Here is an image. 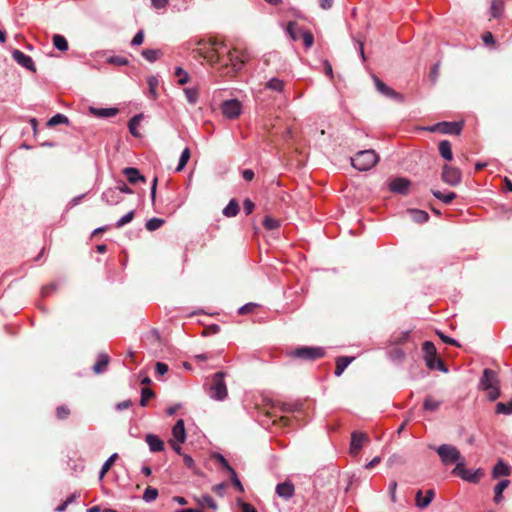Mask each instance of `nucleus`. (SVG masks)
Returning <instances> with one entry per match:
<instances>
[{
    "label": "nucleus",
    "mask_w": 512,
    "mask_h": 512,
    "mask_svg": "<svg viewBox=\"0 0 512 512\" xmlns=\"http://www.w3.org/2000/svg\"><path fill=\"white\" fill-rule=\"evenodd\" d=\"M56 415L59 419H64L69 415V409L65 406H59L56 409Z\"/></svg>",
    "instance_id": "63"
},
{
    "label": "nucleus",
    "mask_w": 512,
    "mask_h": 512,
    "mask_svg": "<svg viewBox=\"0 0 512 512\" xmlns=\"http://www.w3.org/2000/svg\"><path fill=\"white\" fill-rule=\"evenodd\" d=\"M224 116L229 119H236L242 112L241 102L237 99L226 100L221 105Z\"/></svg>",
    "instance_id": "9"
},
{
    "label": "nucleus",
    "mask_w": 512,
    "mask_h": 512,
    "mask_svg": "<svg viewBox=\"0 0 512 512\" xmlns=\"http://www.w3.org/2000/svg\"><path fill=\"white\" fill-rule=\"evenodd\" d=\"M257 305L255 303H247L243 306H241L239 309H238V313L243 315V314H247V313H251L254 308L256 307Z\"/></svg>",
    "instance_id": "59"
},
{
    "label": "nucleus",
    "mask_w": 512,
    "mask_h": 512,
    "mask_svg": "<svg viewBox=\"0 0 512 512\" xmlns=\"http://www.w3.org/2000/svg\"><path fill=\"white\" fill-rule=\"evenodd\" d=\"M367 441H369V437L365 433L354 431L351 434L350 452L357 454Z\"/></svg>",
    "instance_id": "14"
},
{
    "label": "nucleus",
    "mask_w": 512,
    "mask_h": 512,
    "mask_svg": "<svg viewBox=\"0 0 512 512\" xmlns=\"http://www.w3.org/2000/svg\"><path fill=\"white\" fill-rule=\"evenodd\" d=\"M435 497V491L434 489H429L426 491V495L423 497L422 490H418L415 495V505L419 509H425L427 508L431 502L433 501Z\"/></svg>",
    "instance_id": "15"
},
{
    "label": "nucleus",
    "mask_w": 512,
    "mask_h": 512,
    "mask_svg": "<svg viewBox=\"0 0 512 512\" xmlns=\"http://www.w3.org/2000/svg\"><path fill=\"white\" fill-rule=\"evenodd\" d=\"M498 384V378L495 371L486 368L483 371V375L480 379L479 386L481 389H489Z\"/></svg>",
    "instance_id": "13"
},
{
    "label": "nucleus",
    "mask_w": 512,
    "mask_h": 512,
    "mask_svg": "<svg viewBox=\"0 0 512 512\" xmlns=\"http://www.w3.org/2000/svg\"><path fill=\"white\" fill-rule=\"evenodd\" d=\"M101 200L105 202L107 205H117L123 201L122 195H120V191L115 187L107 188L101 194Z\"/></svg>",
    "instance_id": "12"
},
{
    "label": "nucleus",
    "mask_w": 512,
    "mask_h": 512,
    "mask_svg": "<svg viewBox=\"0 0 512 512\" xmlns=\"http://www.w3.org/2000/svg\"><path fill=\"white\" fill-rule=\"evenodd\" d=\"M373 81L375 84L376 90L386 98L392 99L396 102L402 103L404 101V96L388 85H386L382 80H380L377 76L373 75Z\"/></svg>",
    "instance_id": "7"
},
{
    "label": "nucleus",
    "mask_w": 512,
    "mask_h": 512,
    "mask_svg": "<svg viewBox=\"0 0 512 512\" xmlns=\"http://www.w3.org/2000/svg\"><path fill=\"white\" fill-rule=\"evenodd\" d=\"M406 213L409 215L412 221L415 223H425L429 219V215L426 211L420 209H408Z\"/></svg>",
    "instance_id": "23"
},
{
    "label": "nucleus",
    "mask_w": 512,
    "mask_h": 512,
    "mask_svg": "<svg viewBox=\"0 0 512 512\" xmlns=\"http://www.w3.org/2000/svg\"><path fill=\"white\" fill-rule=\"evenodd\" d=\"M215 458L219 461V463L222 465L224 469H226L228 472L231 471V469H234L231 467V465L228 463L226 458L222 454H216Z\"/></svg>",
    "instance_id": "61"
},
{
    "label": "nucleus",
    "mask_w": 512,
    "mask_h": 512,
    "mask_svg": "<svg viewBox=\"0 0 512 512\" xmlns=\"http://www.w3.org/2000/svg\"><path fill=\"white\" fill-rule=\"evenodd\" d=\"M107 63L116 66H126L129 64V60L122 56L113 55L107 58Z\"/></svg>",
    "instance_id": "48"
},
{
    "label": "nucleus",
    "mask_w": 512,
    "mask_h": 512,
    "mask_svg": "<svg viewBox=\"0 0 512 512\" xmlns=\"http://www.w3.org/2000/svg\"><path fill=\"white\" fill-rule=\"evenodd\" d=\"M226 372L219 371L209 377L204 385L207 395L216 401H224L228 397L225 383Z\"/></svg>",
    "instance_id": "1"
},
{
    "label": "nucleus",
    "mask_w": 512,
    "mask_h": 512,
    "mask_svg": "<svg viewBox=\"0 0 512 512\" xmlns=\"http://www.w3.org/2000/svg\"><path fill=\"white\" fill-rule=\"evenodd\" d=\"M409 333V331H404L399 336H394L392 342L396 345L405 343L409 338Z\"/></svg>",
    "instance_id": "55"
},
{
    "label": "nucleus",
    "mask_w": 512,
    "mask_h": 512,
    "mask_svg": "<svg viewBox=\"0 0 512 512\" xmlns=\"http://www.w3.org/2000/svg\"><path fill=\"white\" fill-rule=\"evenodd\" d=\"M144 41V31L143 30H139L133 37L132 41H131V45L132 46H139L143 43Z\"/></svg>",
    "instance_id": "56"
},
{
    "label": "nucleus",
    "mask_w": 512,
    "mask_h": 512,
    "mask_svg": "<svg viewBox=\"0 0 512 512\" xmlns=\"http://www.w3.org/2000/svg\"><path fill=\"white\" fill-rule=\"evenodd\" d=\"M410 185H411L410 180L403 178V177H396L390 181L389 189L393 193L407 195L409 192Z\"/></svg>",
    "instance_id": "10"
},
{
    "label": "nucleus",
    "mask_w": 512,
    "mask_h": 512,
    "mask_svg": "<svg viewBox=\"0 0 512 512\" xmlns=\"http://www.w3.org/2000/svg\"><path fill=\"white\" fill-rule=\"evenodd\" d=\"M265 88L278 93H282L284 90V81L273 77L265 84Z\"/></svg>",
    "instance_id": "31"
},
{
    "label": "nucleus",
    "mask_w": 512,
    "mask_h": 512,
    "mask_svg": "<svg viewBox=\"0 0 512 512\" xmlns=\"http://www.w3.org/2000/svg\"><path fill=\"white\" fill-rule=\"evenodd\" d=\"M426 365L430 370H439L441 372H448V368L446 367L443 360L437 357V355L429 357L425 359Z\"/></svg>",
    "instance_id": "22"
},
{
    "label": "nucleus",
    "mask_w": 512,
    "mask_h": 512,
    "mask_svg": "<svg viewBox=\"0 0 512 512\" xmlns=\"http://www.w3.org/2000/svg\"><path fill=\"white\" fill-rule=\"evenodd\" d=\"M465 466L466 461L463 463H458V467H454L452 470V475L458 476L469 483H478L480 476L483 475L482 469L469 470L466 469Z\"/></svg>",
    "instance_id": "4"
},
{
    "label": "nucleus",
    "mask_w": 512,
    "mask_h": 512,
    "mask_svg": "<svg viewBox=\"0 0 512 512\" xmlns=\"http://www.w3.org/2000/svg\"><path fill=\"white\" fill-rule=\"evenodd\" d=\"M325 349L322 347L303 346L296 348L292 355L304 360H315L325 356Z\"/></svg>",
    "instance_id": "6"
},
{
    "label": "nucleus",
    "mask_w": 512,
    "mask_h": 512,
    "mask_svg": "<svg viewBox=\"0 0 512 512\" xmlns=\"http://www.w3.org/2000/svg\"><path fill=\"white\" fill-rule=\"evenodd\" d=\"M462 122H439L432 126L426 127L429 132H441L442 134L459 135L462 131Z\"/></svg>",
    "instance_id": "5"
},
{
    "label": "nucleus",
    "mask_w": 512,
    "mask_h": 512,
    "mask_svg": "<svg viewBox=\"0 0 512 512\" xmlns=\"http://www.w3.org/2000/svg\"><path fill=\"white\" fill-rule=\"evenodd\" d=\"M145 441L149 446L151 452H161L164 450V442L155 434H147Z\"/></svg>",
    "instance_id": "17"
},
{
    "label": "nucleus",
    "mask_w": 512,
    "mask_h": 512,
    "mask_svg": "<svg viewBox=\"0 0 512 512\" xmlns=\"http://www.w3.org/2000/svg\"><path fill=\"white\" fill-rule=\"evenodd\" d=\"M430 449H433L438 454L441 463L444 466H449L455 464V467H458V463H463L465 458L461 455L458 448L451 444H441L437 447L430 446Z\"/></svg>",
    "instance_id": "2"
},
{
    "label": "nucleus",
    "mask_w": 512,
    "mask_h": 512,
    "mask_svg": "<svg viewBox=\"0 0 512 512\" xmlns=\"http://www.w3.org/2000/svg\"><path fill=\"white\" fill-rule=\"evenodd\" d=\"M155 396V393L149 388H142L141 390V398L140 405L142 407L147 406L149 399H152Z\"/></svg>",
    "instance_id": "47"
},
{
    "label": "nucleus",
    "mask_w": 512,
    "mask_h": 512,
    "mask_svg": "<svg viewBox=\"0 0 512 512\" xmlns=\"http://www.w3.org/2000/svg\"><path fill=\"white\" fill-rule=\"evenodd\" d=\"M488 392V398L490 401H495L500 396V390L498 384L493 386L492 388L485 389Z\"/></svg>",
    "instance_id": "54"
},
{
    "label": "nucleus",
    "mask_w": 512,
    "mask_h": 512,
    "mask_svg": "<svg viewBox=\"0 0 512 512\" xmlns=\"http://www.w3.org/2000/svg\"><path fill=\"white\" fill-rule=\"evenodd\" d=\"M142 117H143L142 114H136L128 122L129 132L134 137H139L140 136V133L138 132L137 127H138Z\"/></svg>",
    "instance_id": "33"
},
{
    "label": "nucleus",
    "mask_w": 512,
    "mask_h": 512,
    "mask_svg": "<svg viewBox=\"0 0 512 512\" xmlns=\"http://www.w3.org/2000/svg\"><path fill=\"white\" fill-rule=\"evenodd\" d=\"M158 497V490L156 488H153V487H147L143 493V500L147 503H150L154 500H156V498Z\"/></svg>",
    "instance_id": "42"
},
{
    "label": "nucleus",
    "mask_w": 512,
    "mask_h": 512,
    "mask_svg": "<svg viewBox=\"0 0 512 512\" xmlns=\"http://www.w3.org/2000/svg\"><path fill=\"white\" fill-rule=\"evenodd\" d=\"M172 435L179 443H184L186 440L185 424L183 419H179L172 428Z\"/></svg>",
    "instance_id": "19"
},
{
    "label": "nucleus",
    "mask_w": 512,
    "mask_h": 512,
    "mask_svg": "<svg viewBox=\"0 0 512 512\" xmlns=\"http://www.w3.org/2000/svg\"><path fill=\"white\" fill-rule=\"evenodd\" d=\"M134 216H135V211L134 210L129 211L115 223V227L121 228V227L125 226L126 224L130 223L134 219Z\"/></svg>",
    "instance_id": "46"
},
{
    "label": "nucleus",
    "mask_w": 512,
    "mask_h": 512,
    "mask_svg": "<svg viewBox=\"0 0 512 512\" xmlns=\"http://www.w3.org/2000/svg\"><path fill=\"white\" fill-rule=\"evenodd\" d=\"M263 226L267 230H275L280 226V223L278 220H276L270 216H266L263 221Z\"/></svg>",
    "instance_id": "49"
},
{
    "label": "nucleus",
    "mask_w": 512,
    "mask_h": 512,
    "mask_svg": "<svg viewBox=\"0 0 512 512\" xmlns=\"http://www.w3.org/2000/svg\"><path fill=\"white\" fill-rule=\"evenodd\" d=\"M389 357L395 361V360H398V361H401L404 359L405 357V353L402 349L400 348H393L390 352H389Z\"/></svg>",
    "instance_id": "53"
},
{
    "label": "nucleus",
    "mask_w": 512,
    "mask_h": 512,
    "mask_svg": "<svg viewBox=\"0 0 512 512\" xmlns=\"http://www.w3.org/2000/svg\"><path fill=\"white\" fill-rule=\"evenodd\" d=\"M164 223V220L161 219V218H151L149 219L146 224H145V227L147 230L149 231H155L157 229H159Z\"/></svg>",
    "instance_id": "45"
},
{
    "label": "nucleus",
    "mask_w": 512,
    "mask_h": 512,
    "mask_svg": "<svg viewBox=\"0 0 512 512\" xmlns=\"http://www.w3.org/2000/svg\"><path fill=\"white\" fill-rule=\"evenodd\" d=\"M511 473L510 467L504 463L503 460L499 459L492 470V477L497 479L501 476H509Z\"/></svg>",
    "instance_id": "21"
},
{
    "label": "nucleus",
    "mask_w": 512,
    "mask_h": 512,
    "mask_svg": "<svg viewBox=\"0 0 512 512\" xmlns=\"http://www.w3.org/2000/svg\"><path fill=\"white\" fill-rule=\"evenodd\" d=\"M155 369L158 375H164L168 372V365L163 362H157Z\"/></svg>",
    "instance_id": "64"
},
{
    "label": "nucleus",
    "mask_w": 512,
    "mask_h": 512,
    "mask_svg": "<svg viewBox=\"0 0 512 512\" xmlns=\"http://www.w3.org/2000/svg\"><path fill=\"white\" fill-rule=\"evenodd\" d=\"M117 458L118 454L114 453L104 462L99 473L100 479H102L105 476V474L110 470L111 466L113 465Z\"/></svg>",
    "instance_id": "39"
},
{
    "label": "nucleus",
    "mask_w": 512,
    "mask_h": 512,
    "mask_svg": "<svg viewBox=\"0 0 512 512\" xmlns=\"http://www.w3.org/2000/svg\"><path fill=\"white\" fill-rule=\"evenodd\" d=\"M276 494L279 497L288 500L294 495V485L290 481L279 483L276 486Z\"/></svg>",
    "instance_id": "16"
},
{
    "label": "nucleus",
    "mask_w": 512,
    "mask_h": 512,
    "mask_svg": "<svg viewBox=\"0 0 512 512\" xmlns=\"http://www.w3.org/2000/svg\"><path fill=\"white\" fill-rule=\"evenodd\" d=\"M379 157L372 149L362 150L351 158V165L359 171H368L376 165Z\"/></svg>",
    "instance_id": "3"
},
{
    "label": "nucleus",
    "mask_w": 512,
    "mask_h": 512,
    "mask_svg": "<svg viewBox=\"0 0 512 512\" xmlns=\"http://www.w3.org/2000/svg\"><path fill=\"white\" fill-rule=\"evenodd\" d=\"M239 204L236 199H231L223 209V215L226 217H235L239 213Z\"/></svg>",
    "instance_id": "30"
},
{
    "label": "nucleus",
    "mask_w": 512,
    "mask_h": 512,
    "mask_svg": "<svg viewBox=\"0 0 512 512\" xmlns=\"http://www.w3.org/2000/svg\"><path fill=\"white\" fill-rule=\"evenodd\" d=\"M432 194L444 204H450L456 198V194L454 192H448L445 194L439 190H432Z\"/></svg>",
    "instance_id": "34"
},
{
    "label": "nucleus",
    "mask_w": 512,
    "mask_h": 512,
    "mask_svg": "<svg viewBox=\"0 0 512 512\" xmlns=\"http://www.w3.org/2000/svg\"><path fill=\"white\" fill-rule=\"evenodd\" d=\"M12 58L16 63L28 69L29 71H36L33 59L29 55H26L24 52L16 49L12 52Z\"/></svg>",
    "instance_id": "11"
},
{
    "label": "nucleus",
    "mask_w": 512,
    "mask_h": 512,
    "mask_svg": "<svg viewBox=\"0 0 512 512\" xmlns=\"http://www.w3.org/2000/svg\"><path fill=\"white\" fill-rule=\"evenodd\" d=\"M59 124L68 125L69 124L68 117L65 116L64 114L57 113V114L53 115L47 122V126H49V127H54Z\"/></svg>",
    "instance_id": "35"
},
{
    "label": "nucleus",
    "mask_w": 512,
    "mask_h": 512,
    "mask_svg": "<svg viewBox=\"0 0 512 512\" xmlns=\"http://www.w3.org/2000/svg\"><path fill=\"white\" fill-rule=\"evenodd\" d=\"M141 54L145 60L150 63H154L162 57L163 52L160 49L148 48L142 50Z\"/></svg>",
    "instance_id": "26"
},
{
    "label": "nucleus",
    "mask_w": 512,
    "mask_h": 512,
    "mask_svg": "<svg viewBox=\"0 0 512 512\" xmlns=\"http://www.w3.org/2000/svg\"><path fill=\"white\" fill-rule=\"evenodd\" d=\"M355 358L352 356H340L336 359V367L334 374L339 377L343 374L344 370L352 363Z\"/></svg>",
    "instance_id": "20"
},
{
    "label": "nucleus",
    "mask_w": 512,
    "mask_h": 512,
    "mask_svg": "<svg viewBox=\"0 0 512 512\" xmlns=\"http://www.w3.org/2000/svg\"><path fill=\"white\" fill-rule=\"evenodd\" d=\"M198 503L200 505H206L208 506L210 509L212 510H216L217 509V504L215 502V500L208 494H205V495H202L199 499H198Z\"/></svg>",
    "instance_id": "44"
},
{
    "label": "nucleus",
    "mask_w": 512,
    "mask_h": 512,
    "mask_svg": "<svg viewBox=\"0 0 512 512\" xmlns=\"http://www.w3.org/2000/svg\"><path fill=\"white\" fill-rule=\"evenodd\" d=\"M496 413L504 414V415H511L512 414V399L506 403H504V402L497 403Z\"/></svg>",
    "instance_id": "40"
},
{
    "label": "nucleus",
    "mask_w": 512,
    "mask_h": 512,
    "mask_svg": "<svg viewBox=\"0 0 512 512\" xmlns=\"http://www.w3.org/2000/svg\"><path fill=\"white\" fill-rule=\"evenodd\" d=\"M441 179L450 186H457L462 181V173L458 168L445 164L442 168Z\"/></svg>",
    "instance_id": "8"
},
{
    "label": "nucleus",
    "mask_w": 512,
    "mask_h": 512,
    "mask_svg": "<svg viewBox=\"0 0 512 512\" xmlns=\"http://www.w3.org/2000/svg\"><path fill=\"white\" fill-rule=\"evenodd\" d=\"M228 61L230 62V65L232 66V68L234 70H240L245 62V60L243 58H241L238 54H237V51H229L228 52Z\"/></svg>",
    "instance_id": "28"
},
{
    "label": "nucleus",
    "mask_w": 512,
    "mask_h": 512,
    "mask_svg": "<svg viewBox=\"0 0 512 512\" xmlns=\"http://www.w3.org/2000/svg\"><path fill=\"white\" fill-rule=\"evenodd\" d=\"M53 45L56 49L60 51L68 50V42L66 38L60 34H55L53 36Z\"/></svg>",
    "instance_id": "37"
},
{
    "label": "nucleus",
    "mask_w": 512,
    "mask_h": 512,
    "mask_svg": "<svg viewBox=\"0 0 512 512\" xmlns=\"http://www.w3.org/2000/svg\"><path fill=\"white\" fill-rule=\"evenodd\" d=\"M175 75L178 77V83L180 85L186 84L189 80L188 73L185 70H183L181 67H177L175 69Z\"/></svg>",
    "instance_id": "50"
},
{
    "label": "nucleus",
    "mask_w": 512,
    "mask_h": 512,
    "mask_svg": "<svg viewBox=\"0 0 512 512\" xmlns=\"http://www.w3.org/2000/svg\"><path fill=\"white\" fill-rule=\"evenodd\" d=\"M190 156H191L190 149L188 147L184 148V150L182 151V153L180 155L179 162L176 167V172H180L184 169V167L186 166V164L188 163V161L190 159Z\"/></svg>",
    "instance_id": "36"
},
{
    "label": "nucleus",
    "mask_w": 512,
    "mask_h": 512,
    "mask_svg": "<svg viewBox=\"0 0 512 512\" xmlns=\"http://www.w3.org/2000/svg\"><path fill=\"white\" fill-rule=\"evenodd\" d=\"M187 101L190 104H195L198 100V92L193 88H187L184 90Z\"/></svg>",
    "instance_id": "51"
},
{
    "label": "nucleus",
    "mask_w": 512,
    "mask_h": 512,
    "mask_svg": "<svg viewBox=\"0 0 512 512\" xmlns=\"http://www.w3.org/2000/svg\"><path fill=\"white\" fill-rule=\"evenodd\" d=\"M422 350L424 352V359L437 355L436 347L431 341H425L422 345Z\"/></svg>",
    "instance_id": "41"
},
{
    "label": "nucleus",
    "mask_w": 512,
    "mask_h": 512,
    "mask_svg": "<svg viewBox=\"0 0 512 512\" xmlns=\"http://www.w3.org/2000/svg\"><path fill=\"white\" fill-rule=\"evenodd\" d=\"M440 155L447 161H451L453 159V153L451 148V143L448 140H442L438 146Z\"/></svg>",
    "instance_id": "27"
},
{
    "label": "nucleus",
    "mask_w": 512,
    "mask_h": 512,
    "mask_svg": "<svg viewBox=\"0 0 512 512\" xmlns=\"http://www.w3.org/2000/svg\"><path fill=\"white\" fill-rule=\"evenodd\" d=\"M437 334L444 343L459 346V343L455 339L446 336L444 333L440 331H438Z\"/></svg>",
    "instance_id": "62"
},
{
    "label": "nucleus",
    "mask_w": 512,
    "mask_h": 512,
    "mask_svg": "<svg viewBox=\"0 0 512 512\" xmlns=\"http://www.w3.org/2000/svg\"><path fill=\"white\" fill-rule=\"evenodd\" d=\"M123 174L131 184H136L139 181L146 182V178L140 173L137 168L127 167L123 170Z\"/></svg>",
    "instance_id": "18"
},
{
    "label": "nucleus",
    "mask_w": 512,
    "mask_h": 512,
    "mask_svg": "<svg viewBox=\"0 0 512 512\" xmlns=\"http://www.w3.org/2000/svg\"><path fill=\"white\" fill-rule=\"evenodd\" d=\"M314 43V36L311 32H304L303 33V44L305 47H311Z\"/></svg>",
    "instance_id": "58"
},
{
    "label": "nucleus",
    "mask_w": 512,
    "mask_h": 512,
    "mask_svg": "<svg viewBox=\"0 0 512 512\" xmlns=\"http://www.w3.org/2000/svg\"><path fill=\"white\" fill-rule=\"evenodd\" d=\"M255 208V204L250 199H245L243 202V210L246 215H249L253 212Z\"/></svg>",
    "instance_id": "60"
},
{
    "label": "nucleus",
    "mask_w": 512,
    "mask_h": 512,
    "mask_svg": "<svg viewBox=\"0 0 512 512\" xmlns=\"http://www.w3.org/2000/svg\"><path fill=\"white\" fill-rule=\"evenodd\" d=\"M158 83H159V81L156 76H150L147 79V84L149 87V94H150V97L153 99H155L157 97L156 88L158 86Z\"/></svg>",
    "instance_id": "43"
},
{
    "label": "nucleus",
    "mask_w": 512,
    "mask_h": 512,
    "mask_svg": "<svg viewBox=\"0 0 512 512\" xmlns=\"http://www.w3.org/2000/svg\"><path fill=\"white\" fill-rule=\"evenodd\" d=\"M510 481L508 479L501 480L494 487V502L499 504L503 500V491L509 486Z\"/></svg>",
    "instance_id": "25"
},
{
    "label": "nucleus",
    "mask_w": 512,
    "mask_h": 512,
    "mask_svg": "<svg viewBox=\"0 0 512 512\" xmlns=\"http://www.w3.org/2000/svg\"><path fill=\"white\" fill-rule=\"evenodd\" d=\"M441 405V401L435 400L431 396H427L423 402V408L426 411H436Z\"/></svg>",
    "instance_id": "38"
},
{
    "label": "nucleus",
    "mask_w": 512,
    "mask_h": 512,
    "mask_svg": "<svg viewBox=\"0 0 512 512\" xmlns=\"http://www.w3.org/2000/svg\"><path fill=\"white\" fill-rule=\"evenodd\" d=\"M504 3L503 0H492L490 13L493 18H500L503 14Z\"/></svg>",
    "instance_id": "32"
},
{
    "label": "nucleus",
    "mask_w": 512,
    "mask_h": 512,
    "mask_svg": "<svg viewBox=\"0 0 512 512\" xmlns=\"http://www.w3.org/2000/svg\"><path fill=\"white\" fill-rule=\"evenodd\" d=\"M91 112L101 118L113 117L118 113L117 108H91Z\"/></svg>",
    "instance_id": "29"
},
{
    "label": "nucleus",
    "mask_w": 512,
    "mask_h": 512,
    "mask_svg": "<svg viewBox=\"0 0 512 512\" xmlns=\"http://www.w3.org/2000/svg\"><path fill=\"white\" fill-rule=\"evenodd\" d=\"M239 507L241 508L242 512H257L253 505L244 502L241 499H238L237 501Z\"/></svg>",
    "instance_id": "57"
},
{
    "label": "nucleus",
    "mask_w": 512,
    "mask_h": 512,
    "mask_svg": "<svg viewBox=\"0 0 512 512\" xmlns=\"http://www.w3.org/2000/svg\"><path fill=\"white\" fill-rule=\"evenodd\" d=\"M109 361H110L109 356L106 353H100L98 356V360L96 361V363L93 366V371L96 374L103 373L106 370V368L109 364Z\"/></svg>",
    "instance_id": "24"
},
{
    "label": "nucleus",
    "mask_w": 512,
    "mask_h": 512,
    "mask_svg": "<svg viewBox=\"0 0 512 512\" xmlns=\"http://www.w3.org/2000/svg\"><path fill=\"white\" fill-rule=\"evenodd\" d=\"M229 473L231 476L232 484L238 489L239 492H243L244 488H243L241 481L239 480V478L237 476L236 471L234 469H231V471H229Z\"/></svg>",
    "instance_id": "52"
}]
</instances>
